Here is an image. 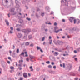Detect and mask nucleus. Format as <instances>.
<instances>
[{
	"label": "nucleus",
	"mask_w": 80,
	"mask_h": 80,
	"mask_svg": "<svg viewBox=\"0 0 80 80\" xmlns=\"http://www.w3.org/2000/svg\"><path fill=\"white\" fill-rule=\"evenodd\" d=\"M58 27H56L54 28V33H58L60 31H62V29H59L58 31H57V30H58Z\"/></svg>",
	"instance_id": "f257e3e1"
},
{
	"label": "nucleus",
	"mask_w": 80,
	"mask_h": 80,
	"mask_svg": "<svg viewBox=\"0 0 80 80\" xmlns=\"http://www.w3.org/2000/svg\"><path fill=\"white\" fill-rule=\"evenodd\" d=\"M10 12H12V15H15L16 14V12H14V9H12L10 10Z\"/></svg>",
	"instance_id": "f03ea898"
},
{
	"label": "nucleus",
	"mask_w": 80,
	"mask_h": 80,
	"mask_svg": "<svg viewBox=\"0 0 80 80\" xmlns=\"http://www.w3.org/2000/svg\"><path fill=\"white\" fill-rule=\"evenodd\" d=\"M62 3H66V4H65V5L68 6V2L67 1V0H62L61 1Z\"/></svg>",
	"instance_id": "7ed1b4c3"
},
{
	"label": "nucleus",
	"mask_w": 80,
	"mask_h": 80,
	"mask_svg": "<svg viewBox=\"0 0 80 80\" xmlns=\"http://www.w3.org/2000/svg\"><path fill=\"white\" fill-rule=\"evenodd\" d=\"M23 76L25 78H27V74L25 72H24L23 73Z\"/></svg>",
	"instance_id": "20e7f679"
},
{
	"label": "nucleus",
	"mask_w": 80,
	"mask_h": 80,
	"mask_svg": "<svg viewBox=\"0 0 80 80\" xmlns=\"http://www.w3.org/2000/svg\"><path fill=\"white\" fill-rule=\"evenodd\" d=\"M22 72H19L18 73V74L19 76H22Z\"/></svg>",
	"instance_id": "39448f33"
},
{
	"label": "nucleus",
	"mask_w": 80,
	"mask_h": 80,
	"mask_svg": "<svg viewBox=\"0 0 80 80\" xmlns=\"http://www.w3.org/2000/svg\"><path fill=\"white\" fill-rule=\"evenodd\" d=\"M22 35L21 34H19L18 36V38H22Z\"/></svg>",
	"instance_id": "423d86ee"
},
{
	"label": "nucleus",
	"mask_w": 80,
	"mask_h": 80,
	"mask_svg": "<svg viewBox=\"0 0 80 80\" xmlns=\"http://www.w3.org/2000/svg\"><path fill=\"white\" fill-rule=\"evenodd\" d=\"M58 54H59L58 52H54V55H56V56H57V55H58Z\"/></svg>",
	"instance_id": "0eeeda50"
},
{
	"label": "nucleus",
	"mask_w": 80,
	"mask_h": 80,
	"mask_svg": "<svg viewBox=\"0 0 80 80\" xmlns=\"http://www.w3.org/2000/svg\"><path fill=\"white\" fill-rule=\"evenodd\" d=\"M5 22H6L7 25H9V22H8L7 20H5Z\"/></svg>",
	"instance_id": "6e6552de"
},
{
	"label": "nucleus",
	"mask_w": 80,
	"mask_h": 80,
	"mask_svg": "<svg viewBox=\"0 0 80 80\" xmlns=\"http://www.w3.org/2000/svg\"><path fill=\"white\" fill-rule=\"evenodd\" d=\"M29 68L31 69V72H33V67H32V66L30 67Z\"/></svg>",
	"instance_id": "1a4fd4ad"
},
{
	"label": "nucleus",
	"mask_w": 80,
	"mask_h": 80,
	"mask_svg": "<svg viewBox=\"0 0 80 80\" xmlns=\"http://www.w3.org/2000/svg\"><path fill=\"white\" fill-rule=\"evenodd\" d=\"M58 43L59 44V45H62L63 44V42H61L60 41H58Z\"/></svg>",
	"instance_id": "9d476101"
},
{
	"label": "nucleus",
	"mask_w": 80,
	"mask_h": 80,
	"mask_svg": "<svg viewBox=\"0 0 80 80\" xmlns=\"http://www.w3.org/2000/svg\"><path fill=\"white\" fill-rule=\"evenodd\" d=\"M22 32L24 33H26V32H27V31L26 29H23L22 30Z\"/></svg>",
	"instance_id": "9b49d317"
},
{
	"label": "nucleus",
	"mask_w": 80,
	"mask_h": 80,
	"mask_svg": "<svg viewBox=\"0 0 80 80\" xmlns=\"http://www.w3.org/2000/svg\"><path fill=\"white\" fill-rule=\"evenodd\" d=\"M29 57L31 59H33L34 58V57L30 55Z\"/></svg>",
	"instance_id": "f8f14e48"
},
{
	"label": "nucleus",
	"mask_w": 80,
	"mask_h": 80,
	"mask_svg": "<svg viewBox=\"0 0 80 80\" xmlns=\"http://www.w3.org/2000/svg\"><path fill=\"white\" fill-rule=\"evenodd\" d=\"M10 69H11V70H13V69H14V67H13V66H11L10 68Z\"/></svg>",
	"instance_id": "ddd939ff"
},
{
	"label": "nucleus",
	"mask_w": 80,
	"mask_h": 80,
	"mask_svg": "<svg viewBox=\"0 0 80 80\" xmlns=\"http://www.w3.org/2000/svg\"><path fill=\"white\" fill-rule=\"evenodd\" d=\"M23 60H19V63H20L21 62H22V63H23Z\"/></svg>",
	"instance_id": "4468645a"
},
{
	"label": "nucleus",
	"mask_w": 80,
	"mask_h": 80,
	"mask_svg": "<svg viewBox=\"0 0 80 80\" xmlns=\"http://www.w3.org/2000/svg\"><path fill=\"white\" fill-rule=\"evenodd\" d=\"M24 53L25 54H26L25 57H28V54H27V52H25Z\"/></svg>",
	"instance_id": "2eb2a0df"
},
{
	"label": "nucleus",
	"mask_w": 80,
	"mask_h": 80,
	"mask_svg": "<svg viewBox=\"0 0 80 80\" xmlns=\"http://www.w3.org/2000/svg\"><path fill=\"white\" fill-rule=\"evenodd\" d=\"M26 46H28V45H29V42H27L26 43Z\"/></svg>",
	"instance_id": "dca6fc26"
},
{
	"label": "nucleus",
	"mask_w": 80,
	"mask_h": 80,
	"mask_svg": "<svg viewBox=\"0 0 80 80\" xmlns=\"http://www.w3.org/2000/svg\"><path fill=\"white\" fill-rule=\"evenodd\" d=\"M16 30L17 31H18V32L20 31V28H17Z\"/></svg>",
	"instance_id": "f3484780"
},
{
	"label": "nucleus",
	"mask_w": 80,
	"mask_h": 80,
	"mask_svg": "<svg viewBox=\"0 0 80 80\" xmlns=\"http://www.w3.org/2000/svg\"><path fill=\"white\" fill-rule=\"evenodd\" d=\"M37 50H40L41 48L39 47L38 46L37 47Z\"/></svg>",
	"instance_id": "a211bd4d"
},
{
	"label": "nucleus",
	"mask_w": 80,
	"mask_h": 80,
	"mask_svg": "<svg viewBox=\"0 0 80 80\" xmlns=\"http://www.w3.org/2000/svg\"><path fill=\"white\" fill-rule=\"evenodd\" d=\"M16 52L18 53H19V49H18L16 51Z\"/></svg>",
	"instance_id": "6ab92c4d"
},
{
	"label": "nucleus",
	"mask_w": 80,
	"mask_h": 80,
	"mask_svg": "<svg viewBox=\"0 0 80 80\" xmlns=\"http://www.w3.org/2000/svg\"><path fill=\"white\" fill-rule=\"evenodd\" d=\"M76 22L77 20H76V19H75L74 20V24H75V23H76Z\"/></svg>",
	"instance_id": "aec40b11"
},
{
	"label": "nucleus",
	"mask_w": 80,
	"mask_h": 80,
	"mask_svg": "<svg viewBox=\"0 0 80 80\" xmlns=\"http://www.w3.org/2000/svg\"><path fill=\"white\" fill-rule=\"evenodd\" d=\"M52 40H50L49 41V44H52Z\"/></svg>",
	"instance_id": "412c9836"
},
{
	"label": "nucleus",
	"mask_w": 80,
	"mask_h": 80,
	"mask_svg": "<svg viewBox=\"0 0 80 80\" xmlns=\"http://www.w3.org/2000/svg\"><path fill=\"white\" fill-rule=\"evenodd\" d=\"M48 67L49 68H52V66L49 65L48 66Z\"/></svg>",
	"instance_id": "4be33fe9"
},
{
	"label": "nucleus",
	"mask_w": 80,
	"mask_h": 80,
	"mask_svg": "<svg viewBox=\"0 0 80 80\" xmlns=\"http://www.w3.org/2000/svg\"><path fill=\"white\" fill-rule=\"evenodd\" d=\"M18 69L19 70H22V68L21 67H19Z\"/></svg>",
	"instance_id": "5701e85b"
},
{
	"label": "nucleus",
	"mask_w": 80,
	"mask_h": 80,
	"mask_svg": "<svg viewBox=\"0 0 80 80\" xmlns=\"http://www.w3.org/2000/svg\"><path fill=\"white\" fill-rule=\"evenodd\" d=\"M69 21H70V22H71V23H72V19H69Z\"/></svg>",
	"instance_id": "b1692460"
},
{
	"label": "nucleus",
	"mask_w": 80,
	"mask_h": 80,
	"mask_svg": "<svg viewBox=\"0 0 80 80\" xmlns=\"http://www.w3.org/2000/svg\"><path fill=\"white\" fill-rule=\"evenodd\" d=\"M13 71H14V70L12 69L10 71V72H11V73H12V72H13Z\"/></svg>",
	"instance_id": "393cba45"
},
{
	"label": "nucleus",
	"mask_w": 80,
	"mask_h": 80,
	"mask_svg": "<svg viewBox=\"0 0 80 80\" xmlns=\"http://www.w3.org/2000/svg\"><path fill=\"white\" fill-rule=\"evenodd\" d=\"M45 40V37H43L42 39V41H44Z\"/></svg>",
	"instance_id": "a878e982"
},
{
	"label": "nucleus",
	"mask_w": 80,
	"mask_h": 80,
	"mask_svg": "<svg viewBox=\"0 0 80 80\" xmlns=\"http://www.w3.org/2000/svg\"><path fill=\"white\" fill-rule=\"evenodd\" d=\"M46 63H48V64H49V63H50V61H48L46 62Z\"/></svg>",
	"instance_id": "bb28decb"
},
{
	"label": "nucleus",
	"mask_w": 80,
	"mask_h": 80,
	"mask_svg": "<svg viewBox=\"0 0 80 80\" xmlns=\"http://www.w3.org/2000/svg\"><path fill=\"white\" fill-rule=\"evenodd\" d=\"M11 29V30L12 31L13 30V28L12 27H11L10 28Z\"/></svg>",
	"instance_id": "cd10ccee"
},
{
	"label": "nucleus",
	"mask_w": 80,
	"mask_h": 80,
	"mask_svg": "<svg viewBox=\"0 0 80 80\" xmlns=\"http://www.w3.org/2000/svg\"><path fill=\"white\" fill-rule=\"evenodd\" d=\"M46 9L48 10L49 9V7H47L46 8Z\"/></svg>",
	"instance_id": "c85d7f7f"
},
{
	"label": "nucleus",
	"mask_w": 80,
	"mask_h": 80,
	"mask_svg": "<svg viewBox=\"0 0 80 80\" xmlns=\"http://www.w3.org/2000/svg\"><path fill=\"white\" fill-rule=\"evenodd\" d=\"M24 55V52H22L20 55Z\"/></svg>",
	"instance_id": "c756f323"
},
{
	"label": "nucleus",
	"mask_w": 80,
	"mask_h": 80,
	"mask_svg": "<svg viewBox=\"0 0 80 80\" xmlns=\"http://www.w3.org/2000/svg\"><path fill=\"white\" fill-rule=\"evenodd\" d=\"M27 20H28L29 21H30V18H27Z\"/></svg>",
	"instance_id": "7c9ffc66"
},
{
	"label": "nucleus",
	"mask_w": 80,
	"mask_h": 80,
	"mask_svg": "<svg viewBox=\"0 0 80 80\" xmlns=\"http://www.w3.org/2000/svg\"><path fill=\"white\" fill-rule=\"evenodd\" d=\"M19 80H23V78L21 77L20 78V79Z\"/></svg>",
	"instance_id": "2f4dec72"
},
{
	"label": "nucleus",
	"mask_w": 80,
	"mask_h": 80,
	"mask_svg": "<svg viewBox=\"0 0 80 80\" xmlns=\"http://www.w3.org/2000/svg\"><path fill=\"white\" fill-rule=\"evenodd\" d=\"M74 53H77V51L76 50H74Z\"/></svg>",
	"instance_id": "473e14b6"
},
{
	"label": "nucleus",
	"mask_w": 80,
	"mask_h": 80,
	"mask_svg": "<svg viewBox=\"0 0 80 80\" xmlns=\"http://www.w3.org/2000/svg\"><path fill=\"white\" fill-rule=\"evenodd\" d=\"M18 67H22V64H19L18 65Z\"/></svg>",
	"instance_id": "72a5a7b5"
},
{
	"label": "nucleus",
	"mask_w": 80,
	"mask_h": 80,
	"mask_svg": "<svg viewBox=\"0 0 80 80\" xmlns=\"http://www.w3.org/2000/svg\"><path fill=\"white\" fill-rule=\"evenodd\" d=\"M40 52H42V53H43V50H42V49H40Z\"/></svg>",
	"instance_id": "f704fd0d"
},
{
	"label": "nucleus",
	"mask_w": 80,
	"mask_h": 80,
	"mask_svg": "<svg viewBox=\"0 0 80 80\" xmlns=\"http://www.w3.org/2000/svg\"><path fill=\"white\" fill-rule=\"evenodd\" d=\"M57 25V22H55L54 24V25L56 26V25Z\"/></svg>",
	"instance_id": "c9c22d12"
},
{
	"label": "nucleus",
	"mask_w": 80,
	"mask_h": 80,
	"mask_svg": "<svg viewBox=\"0 0 80 80\" xmlns=\"http://www.w3.org/2000/svg\"><path fill=\"white\" fill-rule=\"evenodd\" d=\"M53 68H54V69H56V66H54L53 67Z\"/></svg>",
	"instance_id": "e433bc0d"
},
{
	"label": "nucleus",
	"mask_w": 80,
	"mask_h": 80,
	"mask_svg": "<svg viewBox=\"0 0 80 80\" xmlns=\"http://www.w3.org/2000/svg\"><path fill=\"white\" fill-rule=\"evenodd\" d=\"M44 13H42V17H43V16H44Z\"/></svg>",
	"instance_id": "4c0bfd02"
},
{
	"label": "nucleus",
	"mask_w": 80,
	"mask_h": 80,
	"mask_svg": "<svg viewBox=\"0 0 80 80\" xmlns=\"http://www.w3.org/2000/svg\"><path fill=\"white\" fill-rule=\"evenodd\" d=\"M30 47H33V44H31L30 45Z\"/></svg>",
	"instance_id": "58836bf2"
},
{
	"label": "nucleus",
	"mask_w": 80,
	"mask_h": 80,
	"mask_svg": "<svg viewBox=\"0 0 80 80\" xmlns=\"http://www.w3.org/2000/svg\"><path fill=\"white\" fill-rule=\"evenodd\" d=\"M10 33H13V31H10Z\"/></svg>",
	"instance_id": "ea45409f"
},
{
	"label": "nucleus",
	"mask_w": 80,
	"mask_h": 80,
	"mask_svg": "<svg viewBox=\"0 0 80 80\" xmlns=\"http://www.w3.org/2000/svg\"><path fill=\"white\" fill-rule=\"evenodd\" d=\"M43 56H44V55H42L41 56L40 58H42V57H43Z\"/></svg>",
	"instance_id": "a19ab883"
},
{
	"label": "nucleus",
	"mask_w": 80,
	"mask_h": 80,
	"mask_svg": "<svg viewBox=\"0 0 80 80\" xmlns=\"http://www.w3.org/2000/svg\"><path fill=\"white\" fill-rule=\"evenodd\" d=\"M26 60L28 62V61H29V59H28V58H26Z\"/></svg>",
	"instance_id": "79ce46f5"
},
{
	"label": "nucleus",
	"mask_w": 80,
	"mask_h": 80,
	"mask_svg": "<svg viewBox=\"0 0 80 80\" xmlns=\"http://www.w3.org/2000/svg\"><path fill=\"white\" fill-rule=\"evenodd\" d=\"M44 30L45 32H47V31H48V29H45Z\"/></svg>",
	"instance_id": "37998d69"
},
{
	"label": "nucleus",
	"mask_w": 80,
	"mask_h": 80,
	"mask_svg": "<svg viewBox=\"0 0 80 80\" xmlns=\"http://www.w3.org/2000/svg\"><path fill=\"white\" fill-rule=\"evenodd\" d=\"M78 78H75L74 80H78Z\"/></svg>",
	"instance_id": "c03bdc74"
},
{
	"label": "nucleus",
	"mask_w": 80,
	"mask_h": 80,
	"mask_svg": "<svg viewBox=\"0 0 80 80\" xmlns=\"http://www.w3.org/2000/svg\"><path fill=\"white\" fill-rule=\"evenodd\" d=\"M28 75L29 77H30L31 76V74H30L29 73H28Z\"/></svg>",
	"instance_id": "a18cd8bd"
},
{
	"label": "nucleus",
	"mask_w": 80,
	"mask_h": 80,
	"mask_svg": "<svg viewBox=\"0 0 80 80\" xmlns=\"http://www.w3.org/2000/svg\"><path fill=\"white\" fill-rule=\"evenodd\" d=\"M62 22H65V19H62Z\"/></svg>",
	"instance_id": "49530a36"
},
{
	"label": "nucleus",
	"mask_w": 80,
	"mask_h": 80,
	"mask_svg": "<svg viewBox=\"0 0 80 80\" xmlns=\"http://www.w3.org/2000/svg\"><path fill=\"white\" fill-rule=\"evenodd\" d=\"M8 59H9V60H11V58L10 57H8Z\"/></svg>",
	"instance_id": "de8ad7c7"
},
{
	"label": "nucleus",
	"mask_w": 80,
	"mask_h": 80,
	"mask_svg": "<svg viewBox=\"0 0 80 80\" xmlns=\"http://www.w3.org/2000/svg\"><path fill=\"white\" fill-rule=\"evenodd\" d=\"M51 64H52V65H54V64H55V63L53 62H52L51 63Z\"/></svg>",
	"instance_id": "09e8293b"
},
{
	"label": "nucleus",
	"mask_w": 80,
	"mask_h": 80,
	"mask_svg": "<svg viewBox=\"0 0 80 80\" xmlns=\"http://www.w3.org/2000/svg\"><path fill=\"white\" fill-rule=\"evenodd\" d=\"M63 68H65V63H63Z\"/></svg>",
	"instance_id": "8fccbe9b"
},
{
	"label": "nucleus",
	"mask_w": 80,
	"mask_h": 80,
	"mask_svg": "<svg viewBox=\"0 0 80 80\" xmlns=\"http://www.w3.org/2000/svg\"><path fill=\"white\" fill-rule=\"evenodd\" d=\"M65 59L64 58V57H62V60H63V59Z\"/></svg>",
	"instance_id": "3c124183"
},
{
	"label": "nucleus",
	"mask_w": 80,
	"mask_h": 80,
	"mask_svg": "<svg viewBox=\"0 0 80 80\" xmlns=\"http://www.w3.org/2000/svg\"><path fill=\"white\" fill-rule=\"evenodd\" d=\"M45 42H44L43 43V45H45Z\"/></svg>",
	"instance_id": "603ef678"
},
{
	"label": "nucleus",
	"mask_w": 80,
	"mask_h": 80,
	"mask_svg": "<svg viewBox=\"0 0 80 80\" xmlns=\"http://www.w3.org/2000/svg\"><path fill=\"white\" fill-rule=\"evenodd\" d=\"M49 39H51V38H52V37L51 36H49Z\"/></svg>",
	"instance_id": "864d4df0"
},
{
	"label": "nucleus",
	"mask_w": 80,
	"mask_h": 80,
	"mask_svg": "<svg viewBox=\"0 0 80 80\" xmlns=\"http://www.w3.org/2000/svg\"><path fill=\"white\" fill-rule=\"evenodd\" d=\"M30 37H32V36H29V38H30Z\"/></svg>",
	"instance_id": "5fc2aeb1"
},
{
	"label": "nucleus",
	"mask_w": 80,
	"mask_h": 80,
	"mask_svg": "<svg viewBox=\"0 0 80 80\" xmlns=\"http://www.w3.org/2000/svg\"><path fill=\"white\" fill-rule=\"evenodd\" d=\"M71 18H72V20H73L74 19V18L73 17H70Z\"/></svg>",
	"instance_id": "6e6d98bb"
},
{
	"label": "nucleus",
	"mask_w": 80,
	"mask_h": 80,
	"mask_svg": "<svg viewBox=\"0 0 80 80\" xmlns=\"http://www.w3.org/2000/svg\"><path fill=\"white\" fill-rule=\"evenodd\" d=\"M25 65H26V64H23V67H25Z\"/></svg>",
	"instance_id": "4d7b16f0"
},
{
	"label": "nucleus",
	"mask_w": 80,
	"mask_h": 80,
	"mask_svg": "<svg viewBox=\"0 0 80 80\" xmlns=\"http://www.w3.org/2000/svg\"><path fill=\"white\" fill-rule=\"evenodd\" d=\"M75 60H76V61H77V58H75Z\"/></svg>",
	"instance_id": "13d9d810"
},
{
	"label": "nucleus",
	"mask_w": 80,
	"mask_h": 80,
	"mask_svg": "<svg viewBox=\"0 0 80 80\" xmlns=\"http://www.w3.org/2000/svg\"><path fill=\"white\" fill-rule=\"evenodd\" d=\"M13 49H14V48H15V46L14 45H13Z\"/></svg>",
	"instance_id": "bf43d9fd"
},
{
	"label": "nucleus",
	"mask_w": 80,
	"mask_h": 80,
	"mask_svg": "<svg viewBox=\"0 0 80 80\" xmlns=\"http://www.w3.org/2000/svg\"><path fill=\"white\" fill-rule=\"evenodd\" d=\"M9 53L11 54V53H12V51H9Z\"/></svg>",
	"instance_id": "052dcab7"
},
{
	"label": "nucleus",
	"mask_w": 80,
	"mask_h": 80,
	"mask_svg": "<svg viewBox=\"0 0 80 80\" xmlns=\"http://www.w3.org/2000/svg\"><path fill=\"white\" fill-rule=\"evenodd\" d=\"M30 60L31 61V62H33V60H32V59H30Z\"/></svg>",
	"instance_id": "680f3d73"
},
{
	"label": "nucleus",
	"mask_w": 80,
	"mask_h": 80,
	"mask_svg": "<svg viewBox=\"0 0 80 80\" xmlns=\"http://www.w3.org/2000/svg\"><path fill=\"white\" fill-rule=\"evenodd\" d=\"M10 14H8V17H9V18H10Z\"/></svg>",
	"instance_id": "e2e57ef3"
},
{
	"label": "nucleus",
	"mask_w": 80,
	"mask_h": 80,
	"mask_svg": "<svg viewBox=\"0 0 80 80\" xmlns=\"http://www.w3.org/2000/svg\"><path fill=\"white\" fill-rule=\"evenodd\" d=\"M8 1H7V0H6V3H8Z\"/></svg>",
	"instance_id": "0e129e2a"
},
{
	"label": "nucleus",
	"mask_w": 80,
	"mask_h": 80,
	"mask_svg": "<svg viewBox=\"0 0 80 80\" xmlns=\"http://www.w3.org/2000/svg\"><path fill=\"white\" fill-rule=\"evenodd\" d=\"M78 22H77V23H78L80 22L79 20H78Z\"/></svg>",
	"instance_id": "69168bd1"
},
{
	"label": "nucleus",
	"mask_w": 80,
	"mask_h": 80,
	"mask_svg": "<svg viewBox=\"0 0 80 80\" xmlns=\"http://www.w3.org/2000/svg\"><path fill=\"white\" fill-rule=\"evenodd\" d=\"M60 67H62V64H61L60 65Z\"/></svg>",
	"instance_id": "338daca9"
},
{
	"label": "nucleus",
	"mask_w": 80,
	"mask_h": 80,
	"mask_svg": "<svg viewBox=\"0 0 80 80\" xmlns=\"http://www.w3.org/2000/svg\"><path fill=\"white\" fill-rule=\"evenodd\" d=\"M8 63H10V61H8Z\"/></svg>",
	"instance_id": "774afa93"
}]
</instances>
